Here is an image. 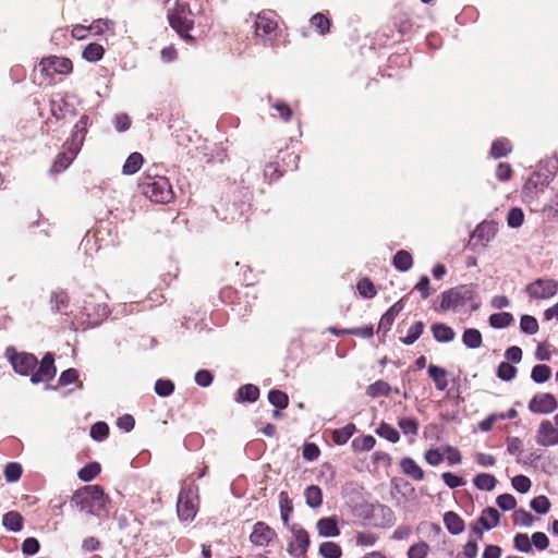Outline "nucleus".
<instances>
[{"instance_id": "f257e3e1", "label": "nucleus", "mask_w": 558, "mask_h": 558, "mask_svg": "<svg viewBox=\"0 0 558 558\" xmlns=\"http://www.w3.org/2000/svg\"><path fill=\"white\" fill-rule=\"evenodd\" d=\"M89 125L90 118L87 114L81 116L80 120L74 124L71 136L64 143L65 151L59 156L53 165L58 171L68 168L77 156L84 144Z\"/></svg>"}, {"instance_id": "f03ea898", "label": "nucleus", "mask_w": 558, "mask_h": 558, "mask_svg": "<svg viewBox=\"0 0 558 558\" xmlns=\"http://www.w3.org/2000/svg\"><path fill=\"white\" fill-rule=\"evenodd\" d=\"M107 496L99 485H87L77 489L71 499V506L92 515H100L105 510Z\"/></svg>"}, {"instance_id": "7ed1b4c3", "label": "nucleus", "mask_w": 558, "mask_h": 558, "mask_svg": "<svg viewBox=\"0 0 558 558\" xmlns=\"http://www.w3.org/2000/svg\"><path fill=\"white\" fill-rule=\"evenodd\" d=\"M142 189L145 196L155 203H168L173 197L171 184L165 177H157L147 182H143Z\"/></svg>"}, {"instance_id": "20e7f679", "label": "nucleus", "mask_w": 558, "mask_h": 558, "mask_svg": "<svg viewBox=\"0 0 558 558\" xmlns=\"http://www.w3.org/2000/svg\"><path fill=\"white\" fill-rule=\"evenodd\" d=\"M475 291L466 286L452 288L441 294L440 308L444 311L453 310L465 305L466 302L474 300Z\"/></svg>"}, {"instance_id": "39448f33", "label": "nucleus", "mask_w": 558, "mask_h": 558, "mask_svg": "<svg viewBox=\"0 0 558 558\" xmlns=\"http://www.w3.org/2000/svg\"><path fill=\"white\" fill-rule=\"evenodd\" d=\"M525 293L531 300H548L558 293V281L548 278H537L526 284Z\"/></svg>"}, {"instance_id": "423d86ee", "label": "nucleus", "mask_w": 558, "mask_h": 558, "mask_svg": "<svg viewBox=\"0 0 558 558\" xmlns=\"http://www.w3.org/2000/svg\"><path fill=\"white\" fill-rule=\"evenodd\" d=\"M50 111L51 114L58 120H62L66 116L75 117L77 114V110L75 107L74 97L69 94L54 95L50 99Z\"/></svg>"}, {"instance_id": "0eeeda50", "label": "nucleus", "mask_w": 558, "mask_h": 558, "mask_svg": "<svg viewBox=\"0 0 558 558\" xmlns=\"http://www.w3.org/2000/svg\"><path fill=\"white\" fill-rule=\"evenodd\" d=\"M197 500L196 490L191 487L180 494L177 501V513L181 520H190L196 515Z\"/></svg>"}, {"instance_id": "6e6552de", "label": "nucleus", "mask_w": 558, "mask_h": 558, "mask_svg": "<svg viewBox=\"0 0 558 558\" xmlns=\"http://www.w3.org/2000/svg\"><path fill=\"white\" fill-rule=\"evenodd\" d=\"M56 373L54 355L53 353L48 352L44 355L38 368L34 369L31 376V381L35 385L39 383H47L56 376Z\"/></svg>"}, {"instance_id": "1a4fd4ad", "label": "nucleus", "mask_w": 558, "mask_h": 558, "mask_svg": "<svg viewBox=\"0 0 558 558\" xmlns=\"http://www.w3.org/2000/svg\"><path fill=\"white\" fill-rule=\"evenodd\" d=\"M13 369L23 376L33 374L34 369L38 365L37 357L32 353H15L9 356Z\"/></svg>"}, {"instance_id": "9d476101", "label": "nucleus", "mask_w": 558, "mask_h": 558, "mask_svg": "<svg viewBox=\"0 0 558 558\" xmlns=\"http://www.w3.org/2000/svg\"><path fill=\"white\" fill-rule=\"evenodd\" d=\"M558 407L557 400L554 395L543 392L535 395L529 402V409L536 414L553 413Z\"/></svg>"}, {"instance_id": "9b49d317", "label": "nucleus", "mask_w": 558, "mask_h": 558, "mask_svg": "<svg viewBox=\"0 0 558 558\" xmlns=\"http://www.w3.org/2000/svg\"><path fill=\"white\" fill-rule=\"evenodd\" d=\"M536 441L542 446L558 445V429L554 427L550 421H543L539 424Z\"/></svg>"}, {"instance_id": "f8f14e48", "label": "nucleus", "mask_w": 558, "mask_h": 558, "mask_svg": "<svg viewBox=\"0 0 558 558\" xmlns=\"http://www.w3.org/2000/svg\"><path fill=\"white\" fill-rule=\"evenodd\" d=\"M275 536L276 533L272 529L264 522H257L250 535V539L256 546H267Z\"/></svg>"}, {"instance_id": "ddd939ff", "label": "nucleus", "mask_w": 558, "mask_h": 558, "mask_svg": "<svg viewBox=\"0 0 558 558\" xmlns=\"http://www.w3.org/2000/svg\"><path fill=\"white\" fill-rule=\"evenodd\" d=\"M254 27L256 36L265 37L275 33L278 24L269 12H262L256 16Z\"/></svg>"}, {"instance_id": "4468645a", "label": "nucleus", "mask_w": 558, "mask_h": 558, "mask_svg": "<svg viewBox=\"0 0 558 558\" xmlns=\"http://www.w3.org/2000/svg\"><path fill=\"white\" fill-rule=\"evenodd\" d=\"M83 314L86 315L89 326H97L110 315V308L105 303L97 304L93 308L89 305H85Z\"/></svg>"}, {"instance_id": "2eb2a0df", "label": "nucleus", "mask_w": 558, "mask_h": 558, "mask_svg": "<svg viewBox=\"0 0 558 558\" xmlns=\"http://www.w3.org/2000/svg\"><path fill=\"white\" fill-rule=\"evenodd\" d=\"M499 523V512L495 508H487L482 512V515L473 526V532L482 537V530L478 525H482L485 530H490L497 526Z\"/></svg>"}, {"instance_id": "dca6fc26", "label": "nucleus", "mask_w": 558, "mask_h": 558, "mask_svg": "<svg viewBox=\"0 0 558 558\" xmlns=\"http://www.w3.org/2000/svg\"><path fill=\"white\" fill-rule=\"evenodd\" d=\"M46 68L58 74H69L73 69V64L68 58L53 56L46 60Z\"/></svg>"}, {"instance_id": "f3484780", "label": "nucleus", "mask_w": 558, "mask_h": 558, "mask_svg": "<svg viewBox=\"0 0 558 558\" xmlns=\"http://www.w3.org/2000/svg\"><path fill=\"white\" fill-rule=\"evenodd\" d=\"M319 536L335 537L340 534L337 520L335 518H323L316 524Z\"/></svg>"}, {"instance_id": "a211bd4d", "label": "nucleus", "mask_w": 558, "mask_h": 558, "mask_svg": "<svg viewBox=\"0 0 558 558\" xmlns=\"http://www.w3.org/2000/svg\"><path fill=\"white\" fill-rule=\"evenodd\" d=\"M400 468L405 475L415 481H422L424 478V471L412 458H403L400 461Z\"/></svg>"}, {"instance_id": "6ab92c4d", "label": "nucleus", "mask_w": 558, "mask_h": 558, "mask_svg": "<svg viewBox=\"0 0 558 558\" xmlns=\"http://www.w3.org/2000/svg\"><path fill=\"white\" fill-rule=\"evenodd\" d=\"M432 332L438 342H450L456 337L453 329L442 323L434 324L432 326Z\"/></svg>"}, {"instance_id": "aec40b11", "label": "nucleus", "mask_w": 558, "mask_h": 558, "mask_svg": "<svg viewBox=\"0 0 558 558\" xmlns=\"http://www.w3.org/2000/svg\"><path fill=\"white\" fill-rule=\"evenodd\" d=\"M428 374L433 378L438 390H445L448 387L447 371L436 365H429Z\"/></svg>"}, {"instance_id": "412c9836", "label": "nucleus", "mask_w": 558, "mask_h": 558, "mask_svg": "<svg viewBox=\"0 0 558 558\" xmlns=\"http://www.w3.org/2000/svg\"><path fill=\"white\" fill-rule=\"evenodd\" d=\"M104 54L105 49L98 43L88 44L82 52V57L88 62H97L102 59Z\"/></svg>"}, {"instance_id": "4be33fe9", "label": "nucleus", "mask_w": 558, "mask_h": 558, "mask_svg": "<svg viewBox=\"0 0 558 558\" xmlns=\"http://www.w3.org/2000/svg\"><path fill=\"white\" fill-rule=\"evenodd\" d=\"M116 23L109 19H98L95 20L89 26V32H92L96 36H101L106 31H109L111 34H114Z\"/></svg>"}, {"instance_id": "5701e85b", "label": "nucleus", "mask_w": 558, "mask_h": 558, "mask_svg": "<svg viewBox=\"0 0 558 558\" xmlns=\"http://www.w3.org/2000/svg\"><path fill=\"white\" fill-rule=\"evenodd\" d=\"M143 161H144V158H143L142 154L136 153V151L132 153L126 158V160L123 165V168H122V172L128 175L136 173L141 169Z\"/></svg>"}, {"instance_id": "b1692460", "label": "nucleus", "mask_w": 558, "mask_h": 558, "mask_svg": "<svg viewBox=\"0 0 558 558\" xmlns=\"http://www.w3.org/2000/svg\"><path fill=\"white\" fill-rule=\"evenodd\" d=\"M177 34H179L185 40H192V36L187 34V31L193 25V20L186 15L181 16L179 14V3H177Z\"/></svg>"}, {"instance_id": "393cba45", "label": "nucleus", "mask_w": 558, "mask_h": 558, "mask_svg": "<svg viewBox=\"0 0 558 558\" xmlns=\"http://www.w3.org/2000/svg\"><path fill=\"white\" fill-rule=\"evenodd\" d=\"M3 526L12 532H19L23 527V518L16 511H9L3 515Z\"/></svg>"}, {"instance_id": "a878e982", "label": "nucleus", "mask_w": 558, "mask_h": 558, "mask_svg": "<svg viewBox=\"0 0 558 558\" xmlns=\"http://www.w3.org/2000/svg\"><path fill=\"white\" fill-rule=\"evenodd\" d=\"M444 522L448 531L452 534H459L464 529L463 520L452 511H449L445 514Z\"/></svg>"}, {"instance_id": "bb28decb", "label": "nucleus", "mask_w": 558, "mask_h": 558, "mask_svg": "<svg viewBox=\"0 0 558 558\" xmlns=\"http://www.w3.org/2000/svg\"><path fill=\"white\" fill-rule=\"evenodd\" d=\"M463 343L470 349H477L482 345V333L474 328L465 329L462 336Z\"/></svg>"}, {"instance_id": "cd10ccee", "label": "nucleus", "mask_w": 558, "mask_h": 558, "mask_svg": "<svg viewBox=\"0 0 558 558\" xmlns=\"http://www.w3.org/2000/svg\"><path fill=\"white\" fill-rule=\"evenodd\" d=\"M80 377V372L76 368H68L61 373L57 386L47 385L46 389L56 390L59 386H68L75 383Z\"/></svg>"}, {"instance_id": "c85d7f7f", "label": "nucleus", "mask_w": 558, "mask_h": 558, "mask_svg": "<svg viewBox=\"0 0 558 558\" xmlns=\"http://www.w3.org/2000/svg\"><path fill=\"white\" fill-rule=\"evenodd\" d=\"M101 471V466L98 462H90L84 465L77 473L78 478L83 482H90Z\"/></svg>"}, {"instance_id": "c756f323", "label": "nucleus", "mask_w": 558, "mask_h": 558, "mask_svg": "<svg viewBox=\"0 0 558 558\" xmlns=\"http://www.w3.org/2000/svg\"><path fill=\"white\" fill-rule=\"evenodd\" d=\"M473 482L476 488L489 492L495 488L497 480L492 474L481 473L474 477Z\"/></svg>"}, {"instance_id": "7c9ffc66", "label": "nucleus", "mask_w": 558, "mask_h": 558, "mask_svg": "<svg viewBox=\"0 0 558 558\" xmlns=\"http://www.w3.org/2000/svg\"><path fill=\"white\" fill-rule=\"evenodd\" d=\"M355 430V425L350 423L345 425L344 427L335 429L332 432V440L337 445H344L353 435Z\"/></svg>"}, {"instance_id": "2f4dec72", "label": "nucleus", "mask_w": 558, "mask_h": 558, "mask_svg": "<svg viewBox=\"0 0 558 558\" xmlns=\"http://www.w3.org/2000/svg\"><path fill=\"white\" fill-rule=\"evenodd\" d=\"M305 499L308 507H319L323 501L322 489L316 485L308 486L305 490Z\"/></svg>"}, {"instance_id": "473e14b6", "label": "nucleus", "mask_w": 558, "mask_h": 558, "mask_svg": "<svg viewBox=\"0 0 558 558\" xmlns=\"http://www.w3.org/2000/svg\"><path fill=\"white\" fill-rule=\"evenodd\" d=\"M513 322L512 314L508 312L495 313L489 317V325L493 328H506Z\"/></svg>"}, {"instance_id": "72a5a7b5", "label": "nucleus", "mask_w": 558, "mask_h": 558, "mask_svg": "<svg viewBox=\"0 0 558 558\" xmlns=\"http://www.w3.org/2000/svg\"><path fill=\"white\" fill-rule=\"evenodd\" d=\"M390 392V386L384 380H377L369 385L366 389V395L372 398L388 396Z\"/></svg>"}, {"instance_id": "f704fd0d", "label": "nucleus", "mask_w": 558, "mask_h": 558, "mask_svg": "<svg viewBox=\"0 0 558 558\" xmlns=\"http://www.w3.org/2000/svg\"><path fill=\"white\" fill-rule=\"evenodd\" d=\"M259 390L256 386L247 384L238 390V400L254 402L258 399Z\"/></svg>"}, {"instance_id": "c9c22d12", "label": "nucleus", "mask_w": 558, "mask_h": 558, "mask_svg": "<svg viewBox=\"0 0 558 558\" xmlns=\"http://www.w3.org/2000/svg\"><path fill=\"white\" fill-rule=\"evenodd\" d=\"M412 263V256L407 251H399L393 257L395 267L401 271L410 269Z\"/></svg>"}, {"instance_id": "e433bc0d", "label": "nucleus", "mask_w": 558, "mask_h": 558, "mask_svg": "<svg viewBox=\"0 0 558 558\" xmlns=\"http://www.w3.org/2000/svg\"><path fill=\"white\" fill-rule=\"evenodd\" d=\"M520 329L527 335H535L538 331V322L534 316L523 315L520 319Z\"/></svg>"}, {"instance_id": "4c0bfd02", "label": "nucleus", "mask_w": 558, "mask_h": 558, "mask_svg": "<svg viewBox=\"0 0 558 558\" xmlns=\"http://www.w3.org/2000/svg\"><path fill=\"white\" fill-rule=\"evenodd\" d=\"M319 554L325 558H340L342 551L338 544L325 542L319 546Z\"/></svg>"}, {"instance_id": "58836bf2", "label": "nucleus", "mask_w": 558, "mask_h": 558, "mask_svg": "<svg viewBox=\"0 0 558 558\" xmlns=\"http://www.w3.org/2000/svg\"><path fill=\"white\" fill-rule=\"evenodd\" d=\"M551 375V369L549 366L545 364H538L533 367L531 377L536 383H545L549 379Z\"/></svg>"}, {"instance_id": "ea45409f", "label": "nucleus", "mask_w": 558, "mask_h": 558, "mask_svg": "<svg viewBox=\"0 0 558 558\" xmlns=\"http://www.w3.org/2000/svg\"><path fill=\"white\" fill-rule=\"evenodd\" d=\"M279 504L281 509V519L284 524L289 521V515L292 512V502L286 492H281L279 495Z\"/></svg>"}, {"instance_id": "a19ab883", "label": "nucleus", "mask_w": 558, "mask_h": 558, "mask_svg": "<svg viewBox=\"0 0 558 558\" xmlns=\"http://www.w3.org/2000/svg\"><path fill=\"white\" fill-rule=\"evenodd\" d=\"M109 427L105 422H97L90 427V437L94 440L101 441L108 437Z\"/></svg>"}, {"instance_id": "79ce46f5", "label": "nucleus", "mask_w": 558, "mask_h": 558, "mask_svg": "<svg viewBox=\"0 0 558 558\" xmlns=\"http://www.w3.org/2000/svg\"><path fill=\"white\" fill-rule=\"evenodd\" d=\"M269 402L278 409H284L288 407V396L280 390H271L268 393Z\"/></svg>"}, {"instance_id": "37998d69", "label": "nucleus", "mask_w": 558, "mask_h": 558, "mask_svg": "<svg viewBox=\"0 0 558 558\" xmlns=\"http://www.w3.org/2000/svg\"><path fill=\"white\" fill-rule=\"evenodd\" d=\"M511 150V145L507 140H499L493 143L490 154L494 158L506 156Z\"/></svg>"}, {"instance_id": "c03bdc74", "label": "nucleus", "mask_w": 558, "mask_h": 558, "mask_svg": "<svg viewBox=\"0 0 558 558\" xmlns=\"http://www.w3.org/2000/svg\"><path fill=\"white\" fill-rule=\"evenodd\" d=\"M423 329H424L423 323L416 322L409 328L408 335L402 339V342L405 344L414 343L421 337Z\"/></svg>"}, {"instance_id": "a18cd8bd", "label": "nucleus", "mask_w": 558, "mask_h": 558, "mask_svg": "<svg viewBox=\"0 0 558 558\" xmlns=\"http://www.w3.org/2000/svg\"><path fill=\"white\" fill-rule=\"evenodd\" d=\"M311 24L322 35L326 34L329 31L330 26L329 20L322 13L313 15V17L311 19Z\"/></svg>"}, {"instance_id": "49530a36", "label": "nucleus", "mask_w": 558, "mask_h": 558, "mask_svg": "<svg viewBox=\"0 0 558 558\" xmlns=\"http://www.w3.org/2000/svg\"><path fill=\"white\" fill-rule=\"evenodd\" d=\"M524 221V214L521 208H512L507 215V222L510 228H520Z\"/></svg>"}, {"instance_id": "de8ad7c7", "label": "nucleus", "mask_w": 558, "mask_h": 558, "mask_svg": "<svg viewBox=\"0 0 558 558\" xmlns=\"http://www.w3.org/2000/svg\"><path fill=\"white\" fill-rule=\"evenodd\" d=\"M159 397H168L174 390V384L170 379H158L154 388Z\"/></svg>"}, {"instance_id": "09e8293b", "label": "nucleus", "mask_w": 558, "mask_h": 558, "mask_svg": "<svg viewBox=\"0 0 558 558\" xmlns=\"http://www.w3.org/2000/svg\"><path fill=\"white\" fill-rule=\"evenodd\" d=\"M513 523L521 526H531L533 524V517L524 509H518L513 512Z\"/></svg>"}, {"instance_id": "8fccbe9b", "label": "nucleus", "mask_w": 558, "mask_h": 558, "mask_svg": "<svg viewBox=\"0 0 558 558\" xmlns=\"http://www.w3.org/2000/svg\"><path fill=\"white\" fill-rule=\"evenodd\" d=\"M375 444V438L371 435H367L360 438H355L352 442V446L355 450L368 451L374 448Z\"/></svg>"}, {"instance_id": "3c124183", "label": "nucleus", "mask_w": 558, "mask_h": 558, "mask_svg": "<svg viewBox=\"0 0 558 558\" xmlns=\"http://www.w3.org/2000/svg\"><path fill=\"white\" fill-rule=\"evenodd\" d=\"M531 508L539 514H546L550 509V501L546 496L541 495L531 501Z\"/></svg>"}, {"instance_id": "603ef678", "label": "nucleus", "mask_w": 558, "mask_h": 558, "mask_svg": "<svg viewBox=\"0 0 558 558\" xmlns=\"http://www.w3.org/2000/svg\"><path fill=\"white\" fill-rule=\"evenodd\" d=\"M399 427L405 435L415 436L418 430V423L415 418L403 417L399 420Z\"/></svg>"}, {"instance_id": "864d4df0", "label": "nucleus", "mask_w": 558, "mask_h": 558, "mask_svg": "<svg viewBox=\"0 0 558 558\" xmlns=\"http://www.w3.org/2000/svg\"><path fill=\"white\" fill-rule=\"evenodd\" d=\"M22 475V468L19 463L10 462L4 468V477L8 482H16Z\"/></svg>"}, {"instance_id": "5fc2aeb1", "label": "nucleus", "mask_w": 558, "mask_h": 558, "mask_svg": "<svg viewBox=\"0 0 558 558\" xmlns=\"http://www.w3.org/2000/svg\"><path fill=\"white\" fill-rule=\"evenodd\" d=\"M377 433L391 442H397L400 438L399 433L387 423H381L377 428Z\"/></svg>"}, {"instance_id": "6e6d98bb", "label": "nucleus", "mask_w": 558, "mask_h": 558, "mask_svg": "<svg viewBox=\"0 0 558 558\" xmlns=\"http://www.w3.org/2000/svg\"><path fill=\"white\" fill-rule=\"evenodd\" d=\"M51 308L56 312H61L62 308L68 306L69 298L68 294L63 291L61 292H53L51 295Z\"/></svg>"}, {"instance_id": "4d7b16f0", "label": "nucleus", "mask_w": 558, "mask_h": 558, "mask_svg": "<svg viewBox=\"0 0 558 558\" xmlns=\"http://www.w3.org/2000/svg\"><path fill=\"white\" fill-rule=\"evenodd\" d=\"M517 374V368L507 362L500 363L497 376L502 380H511Z\"/></svg>"}, {"instance_id": "13d9d810", "label": "nucleus", "mask_w": 558, "mask_h": 558, "mask_svg": "<svg viewBox=\"0 0 558 558\" xmlns=\"http://www.w3.org/2000/svg\"><path fill=\"white\" fill-rule=\"evenodd\" d=\"M496 504L504 511H509L515 508L517 500L510 494H502L497 497Z\"/></svg>"}, {"instance_id": "bf43d9fd", "label": "nucleus", "mask_w": 558, "mask_h": 558, "mask_svg": "<svg viewBox=\"0 0 558 558\" xmlns=\"http://www.w3.org/2000/svg\"><path fill=\"white\" fill-rule=\"evenodd\" d=\"M513 488L519 493H527L531 488V481L525 475H517L511 481Z\"/></svg>"}, {"instance_id": "052dcab7", "label": "nucleus", "mask_w": 558, "mask_h": 558, "mask_svg": "<svg viewBox=\"0 0 558 558\" xmlns=\"http://www.w3.org/2000/svg\"><path fill=\"white\" fill-rule=\"evenodd\" d=\"M515 549L522 553H529L532 550L531 539L526 534H517L513 539Z\"/></svg>"}, {"instance_id": "680f3d73", "label": "nucleus", "mask_w": 558, "mask_h": 558, "mask_svg": "<svg viewBox=\"0 0 558 558\" xmlns=\"http://www.w3.org/2000/svg\"><path fill=\"white\" fill-rule=\"evenodd\" d=\"M40 548L39 542L35 537H27L22 544V551L24 555L32 556L38 553Z\"/></svg>"}, {"instance_id": "e2e57ef3", "label": "nucleus", "mask_w": 558, "mask_h": 558, "mask_svg": "<svg viewBox=\"0 0 558 558\" xmlns=\"http://www.w3.org/2000/svg\"><path fill=\"white\" fill-rule=\"evenodd\" d=\"M357 290L362 296L368 299L376 294L373 283L366 278L359 281Z\"/></svg>"}, {"instance_id": "0e129e2a", "label": "nucleus", "mask_w": 558, "mask_h": 558, "mask_svg": "<svg viewBox=\"0 0 558 558\" xmlns=\"http://www.w3.org/2000/svg\"><path fill=\"white\" fill-rule=\"evenodd\" d=\"M428 551L426 543H418L410 547L408 551L409 558H425Z\"/></svg>"}, {"instance_id": "69168bd1", "label": "nucleus", "mask_w": 558, "mask_h": 558, "mask_svg": "<svg viewBox=\"0 0 558 558\" xmlns=\"http://www.w3.org/2000/svg\"><path fill=\"white\" fill-rule=\"evenodd\" d=\"M113 124L118 132H125L131 126V119L126 113H119L114 117Z\"/></svg>"}, {"instance_id": "338daca9", "label": "nucleus", "mask_w": 558, "mask_h": 558, "mask_svg": "<svg viewBox=\"0 0 558 558\" xmlns=\"http://www.w3.org/2000/svg\"><path fill=\"white\" fill-rule=\"evenodd\" d=\"M531 544L534 545L538 550H544L549 545V539L546 534L536 532L531 537Z\"/></svg>"}, {"instance_id": "774afa93", "label": "nucleus", "mask_w": 558, "mask_h": 558, "mask_svg": "<svg viewBox=\"0 0 558 558\" xmlns=\"http://www.w3.org/2000/svg\"><path fill=\"white\" fill-rule=\"evenodd\" d=\"M424 458L428 464L436 466L444 460V454L439 451V449H428L425 452Z\"/></svg>"}]
</instances>
